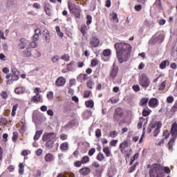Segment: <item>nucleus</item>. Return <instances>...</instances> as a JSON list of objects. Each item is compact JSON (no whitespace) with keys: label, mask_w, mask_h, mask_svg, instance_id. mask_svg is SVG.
<instances>
[{"label":"nucleus","mask_w":177,"mask_h":177,"mask_svg":"<svg viewBox=\"0 0 177 177\" xmlns=\"http://www.w3.org/2000/svg\"><path fill=\"white\" fill-rule=\"evenodd\" d=\"M103 55L105 57H109L111 55V51L110 50V49H105L103 50Z\"/></svg>","instance_id":"43"},{"label":"nucleus","mask_w":177,"mask_h":177,"mask_svg":"<svg viewBox=\"0 0 177 177\" xmlns=\"http://www.w3.org/2000/svg\"><path fill=\"white\" fill-rule=\"evenodd\" d=\"M67 138H68L67 134L62 133L60 135V140H67Z\"/></svg>","instance_id":"59"},{"label":"nucleus","mask_w":177,"mask_h":177,"mask_svg":"<svg viewBox=\"0 0 177 177\" xmlns=\"http://www.w3.org/2000/svg\"><path fill=\"white\" fill-rule=\"evenodd\" d=\"M28 44H30V41H28L27 39L21 38L19 40V43L18 44L19 49H21V50H23V49H26Z\"/></svg>","instance_id":"8"},{"label":"nucleus","mask_w":177,"mask_h":177,"mask_svg":"<svg viewBox=\"0 0 177 177\" xmlns=\"http://www.w3.org/2000/svg\"><path fill=\"white\" fill-rule=\"evenodd\" d=\"M75 63V62L74 61H72L69 64H67V69L68 70V71H73V70H74Z\"/></svg>","instance_id":"33"},{"label":"nucleus","mask_w":177,"mask_h":177,"mask_svg":"<svg viewBox=\"0 0 177 177\" xmlns=\"http://www.w3.org/2000/svg\"><path fill=\"white\" fill-rule=\"evenodd\" d=\"M34 49L28 47L22 51L23 57H31L32 56V52Z\"/></svg>","instance_id":"10"},{"label":"nucleus","mask_w":177,"mask_h":177,"mask_svg":"<svg viewBox=\"0 0 177 177\" xmlns=\"http://www.w3.org/2000/svg\"><path fill=\"white\" fill-rule=\"evenodd\" d=\"M171 136H173L170 141L168 142L167 146H168V149L169 150H174V144L175 143V138H176V135H177V123L174 122L172 126H171Z\"/></svg>","instance_id":"4"},{"label":"nucleus","mask_w":177,"mask_h":177,"mask_svg":"<svg viewBox=\"0 0 177 177\" xmlns=\"http://www.w3.org/2000/svg\"><path fill=\"white\" fill-rule=\"evenodd\" d=\"M149 102V98L147 97H143L140 100L139 105L142 106H145V104H147Z\"/></svg>","instance_id":"27"},{"label":"nucleus","mask_w":177,"mask_h":177,"mask_svg":"<svg viewBox=\"0 0 177 177\" xmlns=\"http://www.w3.org/2000/svg\"><path fill=\"white\" fill-rule=\"evenodd\" d=\"M56 133L50 132L44 133L42 136V141L45 142V147L48 150H50L55 146V142H56Z\"/></svg>","instance_id":"2"},{"label":"nucleus","mask_w":177,"mask_h":177,"mask_svg":"<svg viewBox=\"0 0 177 177\" xmlns=\"http://www.w3.org/2000/svg\"><path fill=\"white\" fill-rule=\"evenodd\" d=\"M61 59L64 60V62H70V55L68 54H64L61 57Z\"/></svg>","instance_id":"41"},{"label":"nucleus","mask_w":177,"mask_h":177,"mask_svg":"<svg viewBox=\"0 0 177 177\" xmlns=\"http://www.w3.org/2000/svg\"><path fill=\"white\" fill-rule=\"evenodd\" d=\"M89 161H91V158H89V156H84L81 159L82 164H86L87 162H89Z\"/></svg>","instance_id":"32"},{"label":"nucleus","mask_w":177,"mask_h":177,"mask_svg":"<svg viewBox=\"0 0 177 177\" xmlns=\"http://www.w3.org/2000/svg\"><path fill=\"white\" fill-rule=\"evenodd\" d=\"M12 142H14L15 143H16V142H17V139H19V133L17 131H14L12 133Z\"/></svg>","instance_id":"29"},{"label":"nucleus","mask_w":177,"mask_h":177,"mask_svg":"<svg viewBox=\"0 0 177 177\" xmlns=\"http://www.w3.org/2000/svg\"><path fill=\"white\" fill-rule=\"evenodd\" d=\"M167 103H174V97L172 96H169L167 98Z\"/></svg>","instance_id":"62"},{"label":"nucleus","mask_w":177,"mask_h":177,"mask_svg":"<svg viewBox=\"0 0 177 177\" xmlns=\"http://www.w3.org/2000/svg\"><path fill=\"white\" fill-rule=\"evenodd\" d=\"M90 48H97L100 45V39L96 36H91L89 39Z\"/></svg>","instance_id":"6"},{"label":"nucleus","mask_w":177,"mask_h":177,"mask_svg":"<svg viewBox=\"0 0 177 177\" xmlns=\"http://www.w3.org/2000/svg\"><path fill=\"white\" fill-rule=\"evenodd\" d=\"M118 70H119L118 66L113 64V65L112 66V69L110 71V77H111V78H112V80H114V78H115V77H117V75L118 74Z\"/></svg>","instance_id":"9"},{"label":"nucleus","mask_w":177,"mask_h":177,"mask_svg":"<svg viewBox=\"0 0 177 177\" xmlns=\"http://www.w3.org/2000/svg\"><path fill=\"white\" fill-rule=\"evenodd\" d=\"M133 90L134 92H139V91H140V87L138 84L133 85Z\"/></svg>","instance_id":"56"},{"label":"nucleus","mask_w":177,"mask_h":177,"mask_svg":"<svg viewBox=\"0 0 177 177\" xmlns=\"http://www.w3.org/2000/svg\"><path fill=\"white\" fill-rule=\"evenodd\" d=\"M34 93H35L36 95H40L39 93H41V88L39 87H36L34 89Z\"/></svg>","instance_id":"55"},{"label":"nucleus","mask_w":177,"mask_h":177,"mask_svg":"<svg viewBox=\"0 0 177 177\" xmlns=\"http://www.w3.org/2000/svg\"><path fill=\"white\" fill-rule=\"evenodd\" d=\"M42 133H43L42 130L37 131L34 136V140H38V139L41 138V135H42Z\"/></svg>","instance_id":"28"},{"label":"nucleus","mask_w":177,"mask_h":177,"mask_svg":"<svg viewBox=\"0 0 177 177\" xmlns=\"http://www.w3.org/2000/svg\"><path fill=\"white\" fill-rule=\"evenodd\" d=\"M149 169L150 177H164V171L162 170V165L160 163H153L151 167L147 165Z\"/></svg>","instance_id":"3"},{"label":"nucleus","mask_w":177,"mask_h":177,"mask_svg":"<svg viewBox=\"0 0 177 177\" xmlns=\"http://www.w3.org/2000/svg\"><path fill=\"white\" fill-rule=\"evenodd\" d=\"M153 6L155 8H161V0H156Z\"/></svg>","instance_id":"48"},{"label":"nucleus","mask_w":177,"mask_h":177,"mask_svg":"<svg viewBox=\"0 0 177 177\" xmlns=\"http://www.w3.org/2000/svg\"><path fill=\"white\" fill-rule=\"evenodd\" d=\"M86 80H88L86 74L81 73L77 77V81L78 82H82V81H86Z\"/></svg>","instance_id":"20"},{"label":"nucleus","mask_w":177,"mask_h":177,"mask_svg":"<svg viewBox=\"0 0 177 177\" xmlns=\"http://www.w3.org/2000/svg\"><path fill=\"white\" fill-rule=\"evenodd\" d=\"M42 152H43V150L42 149H38L36 151H35V154L36 156H41L42 155Z\"/></svg>","instance_id":"61"},{"label":"nucleus","mask_w":177,"mask_h":177,"mask_svg":"<svg viewBox=\"0 0 177 177\" xmlns=\"http://www.w3.org/2000/svg\"><path fill=\"white\" fill-rule=\"evenodd\" d=\"M82 162L81 160H78L77 162H74V167H76L77 168H80L82 165Z\"/></svg>","instance_id":"53"},{"label":"nucleus","mask_w":177,"mask_h":177,"mask_svg":"<svg viewBox=\"0 0 177 177\" xmlns=\"http://www.w3.org/2000/svg\"><path fill=\"white\" fill-rule=\"evenodd\" d=\"M129 146V143L128 142V141L124 140L123 142H122L120 145L119 147H122L125 149V147H128Z\"/></svg>","instance_id":"39"},{"label":"nucleus","mask_w":177,"mask_h":177,"mask_svg":"<svg viewBox=\"0 0 177 177\" xmlns=\"http://www.w3.org/2000/svg\"><path fill=\"white\" fill-rule=\"evenodd\" d=\"M96 159L97 161H103L104 160V155L102 153H99L97 155Z\"/></svg>","instance_id":"36"},{"label":"nucleus","mask_w":177,"mask_h":177,"mask_svg":"<svg viewBox=\"0 0 177 177\" xmlns=\"http://www.w3.org/2000/svg\"><path fill=\"white\" fill-rule=\"evenodd\" d=\"M91 64L93 67H95V66L99 64V61L97 59H91Z\"/></svg>","instance_id":"42"},{"label":"nucleus","mask_w":177,"mask_h":177,"mask_svg":"<svg viewBox=\"0 0 177 177\" xmlns=\"http://www.w3.org/2000/svg\"><path fill=\"white\" fill-rule=\"evenodd\" d=\"M166 86H167V81L165 80L159 86L158 91H164L165 89Z\"/></svg>","instance_id":"35"},{"label":"nucleus","mask_w":177,"mask_h":177,"mask_svg":"<svg viewBox=\"0 0 177 177\" xmlns=\"http://www.w3.org/2000/svg\"><path fill=\"white\" fill-rule=\"evenodd\" d=\"M114 114L119 115L120 117H122V115H124V113H122V109L121 107L117 108L115 110Z\"/></svg>","instance_id":"26"},{"label":"nucleus","mask_w":177,"mask_h":177,"mask_svg":"<svg viewBox=\"0 0 177 177\" xmlns=\"http://www.w3.org/2000/svg\"><path fill=\"white\" fill-rule=\"evenodd\" d=\"M30 46L31 49H34V48H37V43L35 41H32L30 43Z\"/></svg>","instance_id":"63"},{"label":"nucleus","mask_w":177,"mask_h":177,"mask_svg":"<svg viewBox=\"0 0 177 177\" xmlns=\"http://www.w3.org/2000/svg\"><path fill=\"white\" fill-rule=\"evenodd\" d=\"M150 113H151V110L147 111L146 109H144L142 111V115H143V117H147V115H150Z\"/></svg>","instance_id":"47"},{"label":"nucleus","mask_w":177,"mask_h":177,"mask_svg":"<svg viewBox=\"0 0 177 177\" xmlns=\"http://www.w3.org/2000/svg\"><path fill=\"white\" fill-rule=\"evenodd\" d=\"M138 82L142 88H149V86H150V79H149L146 73H142L139 76Z\"/></svg>","instance_id":"5"},{"label":"nucleus","mask_w":177,"mask_h":177,"mask_svg":"<svg viewBox=\"0 0 177 177\" xmlns=\"http://www.w3.org/2000/svg\"><path fill=\"white\" fill-rule=\"evenodd\" d=\"M0 96H1V99H3V100H6V99H8V92L2 91L0 93Z\"/></svg>","instance_id":"34"},{"label":"nucleus","mask_w":177,"mask_h":177,"mask_svg":"<svg viewBox=\"0 0 177 177\" xmlns=\"http://www.w3.org/2000/svg\"><path fill=\"white\" fill-rule=\"evenodd\" d=\"M159 102L157 98H151L148 102V106L149 107H152L153 109H156V107H158Z\"/></svg>","instance_id":"11"},{"label":"nucleus","mask_w":177,"mask_h":177,"mask_svg":"<svg viewBox=\"0 0 177 177\" xmlns=\"http://www.w3.org/2000/svg\"><path fill=\"white\" fill-rule=\"evenodd\" d=\"M33 57H41V53L37 50H33L32 51Z\"/></svg>","instance_id":"40"},{"label":"nucleus","mask_w":177,"mask_h":177,"mask_svg":"<svg viewBox=\"0 0 177 177\" xmlns=\"http://www.w3.org/2000/svg\"><path fill=\"white\" fill-rule=\"evenodd\" d=\"M95 136L96 138H100V136H102V131L100 129H97L95 130Z\"/></svg>","instance_id":"51"},{"label":"nucleus","mask_w":177,"mask_h":177,"mask_svg":"<svg viewBox=\"0 0 177 177\" xmlns=\"http://www.w3.org/2000/svg\"><path fill=\"white\" fill-rule=\"evenodd\" d=\"M44 10L48 16H50V4L49 3H44Z\"/></svg>","instance_id":"22"},{"label":"nucleus","mask_w":177,"mask_h":177,"mask_svg":"<svg viewBox=\"0 0 177 177\" xmlns=\"http://www.w3.org/2000/svg\"><path fill=\"white\" fill-rule=\"evenodd\" d=\"M42 35H44L46 42L49 44V42H50V33L49 30L48 29H44Z\"/></svg>","instance_id":"13"},{"label":"nucleus","mask_w":177,"mask_h":177,"mask_svg":"<svg viewBox=\"0 0 177 177\" xmlns=\"http://www.w3.org/2000/svg\"><path fill=\"white\" fill-rule=\"evenodd\" d=\"M138 164H139V162H136L133 166H131L129 169V174H132V172H133L135 171V169H136V166L138 165Z\"/></svg>","instance_id":"38"},{"label":"nucleus","mask_w":177,"mask_h":177,"mask_svg":"<svg viewBox=\"0 0 177 177\" xmlns=\"http://www.w3.org/2000/svg\"><path fill=\"white\" fill-rule=\"evenodd\" d=\"M30 102L32 103H42V97L41 95H35L31 97Z\"/></svg>","instance_id":"16"},{"label":"nucleus","mask_w":177,"mask_h":177,"mask_svg":"<svg viewBox=\"0 0 177 177\" xmlns=\"http://www.w3.org/2000/svg\"><path fill=\"white\" fill-rule=\"evenodd\" d=\"M66 84V79L63 77H58L55 81L56 86H64Z\"/></svg>","instance_id":"12"},{"label":"nucleus","mask_w":177,"mask_h":177,"mask_svg":"<svg viewBox=\"0 0 177 177\" xmlns=\"http://www.w3.org/2000/svg\"><path fill=\"white\" fill-rule=\"evenodd\" d=\"M19 173L21 174V175L24 174V165L23 163H19Z\"/></svg>","instance_id":"37"},{"label":"nucleus","mask_w":177,"mask_h":177,"mask_svg":"<svg viewBox=\"0 0 177 177\" xmlns=\"http://www.w3.org/2000/svg\"><path fill=\"white\" fill-rule=\"evenodd\" d=\"M25 92H26V87L19 86V87H17L15 89V93L17 95H23V93H24Z\"/></svg>","instance_id":"19"},{"label":"nucleus","mask_w":177,"mask_h":177,"mask_svg":"<svg viewBox=\"0 0 177 177\" xmlns=\"http://www.w3.org/2000/svg\"><path fill=\"white\" fill-rule=\"evenodd\" d=\"M79 172L80 175H82V176H86L89 175L91 172V168L89 167H83L79 170Z\"/></svg>","instance_id":"14"},{"label":"nucleus","mask_w":177,"mask_h":177,"mask_svg":"<svg viewBox=\"0 0 177 177\" xmlns=\"http://www.w3.org/2000/svg\"><path fill=\"white\" fill-rule=\"evenodd\" d=\"M89 29V26H86V25L83 24L80 26V32L82 34L83 37H86V31Z\"/></svg>","instance_id":"18"},{"label":"nucleus","mask_w":177,"mask_h":177,"mask_svg":"<svg viewBox=\"0 0 177 177\" xmlns=\"http://www.w3.org/2000/svg\"><path fill=\"white\" fill-rule=\"evenodd\" d=\"M18 108H19V104H16L12 106V112H11V115L12 117H15V115H16V111Z\"/></svg>","instance_id":"30"},{"label":"nucleus","mask_w":177,"mask_h":177,"mask_svg":"<svg viewBox=\"0 0 177 177\" xmlns=\"http://www.w3.org/2000/svg\"><path fill=\"white\" fill-rule=\"evenodd\" d=\"M60 149L62 151L68 150V142H64L60 145Z\"/></svg>","instance_id":"31"},{"label":"nucleus","mask_w":177,"mask_h":177,"mask_svg":"<svg viewBox=\"0 0 177 177\" xmlns=\"http://www.w3.org/2000/svg\"><path fill=\"white\" fill-rule=\"evenodd\" d=\"M55 160V157L53 156V154L48 153L45 155L44 156V161L46 162H52V161Z\"/></svg>","instance_id":"17"},{"label":"nucleus","mask_w":177,"mask_h":177,"mask_svg":"<svg viewBox=\"0 0 177 177\" xmlns=\"http://www.w3.org/2000/svg\"><path fill=\"white\" fill-rule=\"evenodd\" d=\"M86 85L89 88V89H93V86L95 85V83L93 81L89 80L87 81Z\"/></svg>","instance_id":"44"},{"label":"nucleus","mask_w":177,"mask_h":177,"mask_svg":"<svg viewBox=\"0 0 177 177\" xmlns=\"http://www.w3.org/2000/svg\"><path fill=\"white\" fill-rule=\"evenodd\" d=\"M122 116H120L118 115H115V113L113 114V121H118L120 118H121Z\"/></svg>","instance_id":"64"},{"label":"nucleus","mask_w":177,"mask_h":177,"mask_svg":"<svg viewBox=\"0 0 177 177\" xmlns=\"http://www.w3.org/2000/svg\"><path fill=\"white\" fill-rule=\"evenodd\" d=\"M103 153H104L106 157H110L111 156V151L109 147H105L103 148Z\"/></svg>","instance_id":"25"},{"label":"nucleus","mask_w":177,"mask_h":177,"mask_svg":"<svg viewBox=\"0 0 177 177\" xmlns=\"http://www.w3.org/2000/svg\"><path fill=\"white\" fill-rule=\"evenodd\" d=\"M86 26H89L90 24H92V16L91 15H87L86 16Z\"/></svg>","instance_id":"45"},{"label":"nucleus","mask_w":177,"mask_h":177,"mask_svg":"<svg viewBox=\"0 0 177 177\" xmlns=\"http://www.w3.org/2000/svg\"><path fill=\"white\" fill-rule=\"evenodd\" d=\"M96 152V149L95 148H92L88 151V156L90 157H92V156H93V154H95V153Z\"/></svg>","instance_id":"52"},{"label":"nucleus","mask_w":177,"mask_h":177,"mask_svg":"<svg viewBox=\"0 0 177 177\" xmlns=\"http://www.w3.org/2000/svg\"><path fill=\"white\" fill-rule=\"evenodd\" d=\"M112 19L114 20V21H116V23H118V16L117 15V13L113 12L112 14Z\"/></svg>","instance_id":"50"},{"label":"nucleus","mask_w":177,"mask_h":177,"mask_svg":"<svg viewBox=\"0 0 177 177\" xmlns=\"http://www.w3.org/2000/svg\"><path fill=\"white\" fill-rule=\"evenodd\" d=\"M68 8L71 12V13H75V12H78V10H80L78 9V7L77 6V5L74 4V3H68Z\"/></svg>","instance_id":"15"},{"label":"nucleus","mask_w":177,"mask_h":177,"mask_svg":"<svg viewBox=\"0 0 177 177\" xmlns=\"http://www.w3.org/2000/svg\"><path fill=\"white\" fill-rule=\"evenodd\" d=\"M167 66H169V60H165L163 62H162L160 64V68H161L162 70H164V68H165L167 67Z\"/></svg>","instance_id":"24"},{"label":"nucleus","mask_w":177,"mask_h":177,"mask_svg":"<svg viewBox=\"0 0 177 177\" xmlns=\"http://www.w3.org/2000/svg\"><path fill=\"white\" fill-rule=\"evenodd\" d=\"M117 135H118L117 131H110V133H109V138H115V136H117Z\"/></svg>","instance_id":"49"},{"label":"nucleus","mask_w":177,"mask_h":177,"mask_svg":"<svg viewBox=\"0 0 177 177\" xmlns=\"http://www.w3.org/2000/svg\"><path fill=\"white\" fill-rule=\"evenodd\" d=\"M47 99H48L49 100H53V92L48 91L47 93Z\"/></svg>","instance_id":"46"},{"label":"nucleus","mask_w":177,"mask_h":177,"mask_svg":"<svg viewBox=\"0 0 177 177\" xmlns=\"http://www.w3.org/2000/svg\"><path fill=\"white\" fill-rule=\"evenodd\" d=\"M161 123V122H156L155 123H151L149 127L151 129H154V128H157V124Z\"/></svg>","instance_id":"57"},{"label":"nucleus","mask_w":177,"mask_h":177,"mask_svg":"<svg viewBox=\"0 0 177 177\" xmlns=\"http://www.w3.org/2000/svg\"><path fill=\"white\" fill-rule=\"evenodd\" d=\"M11 71V81H17L20 77V72L15 67L12 68Z\"/></svg>","instance_id":"7"},{"label":"nucleus","mask_w":177,"mask_h":177,"mask_svg":"<svg viewBox=\"0 0 177 177\" xmlns=\"http://www.w3.org/2000/svg\"><path fill=\"white\" fill-rule=\"evenodd\" d=\"M85 104H86V106L88 107V109H93L95 106V102H93V100H90L86 101Z\"/></svg>","instance_id":"23"},{"label":"nucleus","mask_w":177,"mask_h":177,"mask_svg":"<svg viewBox=\"0 0 177 177\" xmlns=\"http://www.w3.org/2000/svg\"><path fill=\"white\" fill-rule=\"evenodd\" d=\"M117 143H118V140H113L110 142V146H112L113 147H115V146H117Z\"/></svg>","instance_id":"54"},{"label":"nucleus","mask_w":177,"mask_h":177,"mask_svg":"<svg viewBox=\"0 0 177 177\" xmlns=\"http://www.w3.org/2000/svg\"><path fill=\"white\" fill-rule=\"evenodd\" d=\"M91 91H86L84 93V98H87V97H89V96H91Z\"/></svg>","instance_id":"58"},{"label":"nucleus","mask_w":177,"mask_h":177,"mask_svg":"<svg viewBox=\"0 0 177 177\" xmlns=\"http://www.w3.org/2000/svg\"><path fill=\"white\" fill-rule=\"evenodd\" d=\"M115 48L119 63L121 64L127 62L131 55V52H132L131 44L124 42L116 43L115 44Z\"/></svg>","instance_id":"1"},{"label":"nucleus","mask_w":177,"mask_h":177,"mask_svg":"<svg viewBox=\"0 0 177 177\" xmlns=\"http://www.w3.org/2000/svg\"><path fill=\"white\" fill-rule=\"evenodd\" d=\"M134 9L137 12H140V10H142V5L139 4V5L135 6Z\"/></svg>","instance_id":"60"},{"label":"nucleus","mask_w":177,"mask_h":177,"mask_svg":"<svg viewBox=\"0 0 177 177\" xmlns=\"http://www.w3.org/2000/svg\"><path fill=\"white\" fill-rule=\"evenodd\" d=\"M162 126V123H157V127L153 131V136L156 137L158 135V133H160V129H161Z\"/></svg>","instance_id":"21"}]
</instances>
